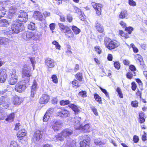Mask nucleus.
I'll list each match as a JSON object with an SVG mask.
<instances>
[{
	"mask_svg": "<svg viewBox=\"0 0 147 147\" xmlns=\"http://www.w3.org/2000/svg\"><path fill=\"white\" fill-rule=\"evenodd\" d=\"M104 44L106 48L110 50L114 49L118 47L120 45L117 40H111L108 37H106L104 40Z\"/></svg>",
	"mask_w": 147,
	"mask_h": 147,
	"instance_id": "f257e3e1",
	"label": "nucleus"
},
{
	"mask_svg": "<svg viewBox=\"0 0 147 147\" xmlns=\"http://www.w3.org/2000/svg\"><path fill=\"white\" fill-rule=\"evenodd\" d=\"M73 133L72 129L70 128H66L61 131V132L55 136L57 140L63 141L64 138L69 137Z\"/></svg>",
	"mask_w": 147,
	"mask_h": 147,
	"instance_id": "f03ea898",
	"label": "nucleus"
},
{
	"mask_svg": "<svg viewBox=\"0 0 147 147\" xmlns=\"http://www.w3.org/2000/svg\"><path fill=\"white\" fill-rule=\"evenodd\" d=\"M37 34L32 32H25L22 35L23 38L26 40H28L30 39L36 40L37 39Z\"/></svg>",
	"mask_w": 147,
	"mask_h": 147,
	"instance_id": "7ed1b4c3",
	"label": "nucleus"
},
{
	"mask_svg": "<svg viewBox=\"0 0 147 147\" xmlns=\"http://www.w3.org/2000/svg\"><path fill=\"white\" fill-rule=\"evenodd\" d=\"M28 18L27 13L24 11H21L18 16V19L16 21L20 24H22L23 23L26 22Z\"/></svg>",
	"mask_w": 147,
	"mask_h": 147,
	"instance_id": "20e7f679",
	"label": "nucleus"
},
{
	"mask_svg": "<svg viewBox=\"0 0 147 147\" xmlns=\"http://www.w3.org/2000/svg\"><path fill=\"white\" fill-rule=\"evenodd\" d=\"M63 126L62 122L60 120L53 121L51 125L52 128L54 131H58L60 130Z\"/></svg>",
	"mask_w": 147,
	"mask_h": 147,
	"instance_id": "39448f33",
	"label": "nucleus"
},
{
	"mask_svg": "<svg viewBox=\"0 0 147 147\" xmlns=\"http://www.w3.org/2000/svg\"><path fill=\"white\" fill-rule=\"evenodd\" d=\"M83 140L80 143V147H89L90 145V138L87 135L83 136Z\"/></svg>",
	"mask_w": 147,
	"mask_h": 147,
	"instance_id": "423d86ee",
	"label": "nucleus"
},
{
	"mask_svg": "<svg viewBox=\"0 0 147 147\" xmlns=\"http://www.w3.org/2000/svg\"><path fill=\"white\" fill-rule=\"evenodd\" d=\"M22 74L23 78L26 77L27 78L28 82H29L31 74L30 73V70L28 69V66L26 64H25L23 66Z\"/></svg>",
	"mask_w": 147,
	"mask_h": 147,
	"instance_id": "0eeeda50",
	"label": "nucleus"
},
{
	"mask_svg": "<svg viewBox=\"0 0 147 147\" xmlns=\"http://www.w3.org/2000/svg\"><path fill=\"white\" fill-rule=\"evenodd\" d=\"M91 4L95 10L96 14L98 16L100 15L101 14L102 10L103 7L102 5L100 3H96L95 2H92Z\"/></svg>",
	"mask_w": 147,
	"mask_h": 147,
	"instance_id": "6e6552de",
	"label": "nucleus"
},
{
	"mask_svg": "<svg viewBox=\"0 0 147 147\" xmlns=\"http://www.w3.org/2000/svg\"><path fill=\"white\" fill-rule=\"evenodd\" d=\"M22 24H20L16 20L14 23L12 24L11 26V29L12 31V34H17L20 32V27Z\"/></svg>",
	"mask_w": 147,
	"mask_h": 147,
	"instance_id": "1a4fd4ad",
	"label": "nucleus"
},
{
	"mask_svg": "<svg viewBox=\"0 0 147 147\" xmlns=\"http://www.w3.org/2000/svg\"><path fill=\"white\" fill-rule=\"evenodd\" d=\"M42 131L39 130H37L33 134L32 140L33 142H35L39 141L42 138Z\"/></svg>",
	"mask_w": 147,
	"mask_h": 147,
	"instance_id": "9d476101",
	"label": "nucleus"
},
{
	"mask_svg": "<svg viewBox=\"0 0 147 147\" xmlns=\"http://www.w3.org/2000/svg\"><path fill=\"white\" fill-rule=\"evenodd\" d=\"M81 121V118L80 117L76 116L74 117L72 121L76 129L79 130L81 127V126L82 124Z\"/></svg>",
	"mask_w": 147,
	"mask_h": 147,
	"instance_id": "9b49d317",
	"label": "nucleus"
},
{
	"mask_svg": "<svg viewBox=\"0 0 147 147\" xmlns=\"http://www.w3.org/2000/svg\"><path fill=\"white\" fill-rule=\"evenodd\" d=\"M11 102L15 106H19L23 102V98L17 95H15L12 98Z\"/></svg>",
	"mask_w": 147,
	"mask_h": 147,
	"instance_id": "f8f14e48",
	"label": "nucleus"
},
{
	"mask_svg": "<svg viewBox=\"0 0 147 147\" xmlns=\"http://www.w3.org/2000/svg\"><path fill=\"white\" fill-rule=\"evenodd\" d=\"M56 114L58 116L63 117H68L70 115L69 111L64 108L59 111L57 112Z\"/></svg>",
	"mask_w": 147,
	"mask_h": 147,
	"instance_id": "ddd939ff",
	"label": "nucleus"
},
{
	"mask_svg": "<svg viewBox=\"0 0 147 147\" xmlns=\"http://www.w3.org/2000/svg\"><path fill=\"white\" fill-rule=\"evenodd\" d=\"M15 72L12 73L8 80V84L11 85H15L18 81V77Z\"/></svg>",
	"mask_w": 147,
	"mask_h": 147,
	"instance_id": "4468645a",
	"label": "nucleus"
},
{
	"mask_svg": "<svg viewBox=\"0 0 147 147\" xmlns=\"http://www.w3.org/2000/svg\"><path fill=\"white\" fill-rule=\"evenodd\" d=\"M7 77L6 69L3 68L0 69V82L3 83L6 81Z\"/></svg>",
	"mask_w": 147,
	"mask_h": 147,
	"instance_id": "2eb2a0df",
	"label": "nucleus"
},
{
	"mask_svg": "<svg viewBox=\"0 0 147 147\" xmlns=\"http://www.w3.org/2000/svg\"><path fill=\"white\" fill-rule=\"evenodd\" d=\"M50 99L49 95L47 94H43L39 98L38 102L40 104H46L49 101Z\"/></svg>",
	"mask_w": 147,
	"mask_h": 147,
	"instance_id": "dca6fc26",
	"label": "nucleus"
},
{
	"mask_svg": "<svg viewBox=\"0 0 147 147\" xmlns=\"http://www.w3.org/2000/svg\"><path fill=\"white\" fill-rule=\"evenodd\" d=\"M45 65L48 69L54 67L55 66V62L54 60L48 57L45 60Z\"/></svg>",
	"mask_w": 147,
	"mask_h": 147,
	"instance_id": "f3484780",
	"label": "nucleus"
},
{
	"mask_svg": "<svg viewBox=\"0 0 147 147\" xmlns=\"http://www.w3.org/2000/svg\"><path fill=\"white\" fill-rule=\"evenodd\" d=\"M26 88V86L25 84L19 82L15 86L14 89L16 91L21 93Z\"/></svg>",
	"mask_w": 147,
	"mask_h": 147,
	"instance_id": "a211bd4d",
	"label": "nucleus"
},
{
	"mask_svg": "<svg viewBox=\"0 0 147 147\" xmlns=\"http://www.w3.org/2000/svg\"><path fill=\"white\" fill-rule=\"evenodd\" d=\"M26 134L27 133L25 129H21L17 132L16 136L19 140H22Z\"/></svg>",
	"mask_w": 147,
	"mask_h": 147,
	"instance_id": "6ab92c4d",
	"label": "nucleus"
},
{
	"mask_svg": "<svg viewBox=\"0 0 147 147\" xmlns=\"http://www.w3.org/2000/svg\"><path fill=\"white\" fill-rule=\"evenodd\" d=\"M58 26L60 30L62 32L65 33L70 31V28L67 26L65 25L63 23H59Z\"/></svg>",
	"mask_w": 147,
	"mask_h": 147,
	"instance_id": "aec40b11",
	"label": "nucleus"
},
{
	"mask_svg": "<svg viewBox=\"0 0 147 147\" xmlns=\"http://www.w3.org/2000/svg\"><path fill=\"white\" fill-rule=\"evenodd\" d=\"M95 28L97 32H98L104 34L105 30L104 27L102 24L98 22L95 24Z\"/></svg>",
	"mask_w": 147,
	"mask_h": 147,
	"instance_id": "412c9836",
	"label": "nucleus"
},
{
	"mask_svg": "<svg viewBox=\"0 0 147 147\" xmlns=\"http://www.w3.org/2000/svg\"><path fill=\"white\" fill-rule=\"evenodd\" d=\"M81 127L79 130H81L85 133L90 132L92 129L90 124L89 123H87L84 126L82 125Z\"/></svg>",
	"mask_w": 147,
	"mask_h": 147,
	"instance_id": "4be33fe9",
	"label": "nucleus"
},
{
	"mask_svg": "<svg viewBox=\"0 0 147 147\" xmlns=\"http://www.w3.org/2000/svg\"><path fill=\"white\" fill-rule=\"evenodd\" d=\"M33 16L36 20L40 21H42L43 19V15L40 12L38 11H34Z\"/></svg>",
	"mask_w": 147,
	"mask_h": 147,
	"instance_id": "5701e85b",
	"label": "nucleus"
},
{
	"mask_svg": "<svg viewBox=\"0 0 147 147\" xmlns=\"http://www.w3.org/2000/svg\"><path fill=\"white\" fill-rule=\"evenodd\" d=\"M68 107L74 112V114L75 115L78 114L80 112L78 107L74 104H71L69 105Z\"/></svg>",
	"mask_w": 147,
	"mask_h": 147,
	"instance_id": "b1692460",
	"label": "nucleus"
},
{
	"mask_svg": "<svg viewBox=\"0 0 147 147\" xmlns=\"http://www.w3.org/2000/svg\"><path fill=\"white\" fill-rule=\"evenodd\" d=\"M65 36L69 40L71 41L74 40L75 38L74 37L73 33L71 31V29L70 31L65 33Z\"/></svg>",
	"mask_w": 147,
	"mask_h": 147,
	"instance_id": "393cba45",
	"label": "nucleus"
},
{
	"mask_svg": "<svg viewBox=\"0 0 147 147\" xmlns=\"http://www.w3.org/2000/svg\"><path fill=\"white\" fill-rule=\"evenodd\" d=\"M15 117L14 113H11L7 115L5 120L8 122H12L14 121Z\"/></svg>",
	"mask_w": 147,
	"mask_h": 147,
	"instance_id": "a878e982",
	"label": "nucleus"
},
{
	"mask_svg": "<svg viewBox=\"0 0 147 147\" xmlns=\"http://www.w3.org/2000/svg\"><path fill=\"white\" fill-rule=\"evenodd\" d=\"M70 83L71 84L72 87L74 88L77 89L79 87L81 86V83L78 81L76 79L73 80Z\"/></svg>",
	"mask_w": 147,
	"mask_h": 147,
	"instance_id": "bb28decb",
	"label": "nucleus"
},
{
	"mask_svg": "<svg viewBox=\"0 0 147 147\" xmlns=\"http://www.w3.org/2000/svg\"><path fill=\"white\" fill-rule=\"evenodd\" d=\"M144 114L142 112L139 113L138 122L140 123H143L145 122V119L144 117Z\"/></svg>",
	"mask_w": 147,
	"mask_h": 147,
	"instance_id": "cd10ccee",
	"label": "nucleus"
},
{
	"mask_svg": "<svg viewBox=\"0 0 147 147\" xmlns=\"http://www.w3.org/2000/svg\"><path fill=\"white\" fill-rule=\"evenodd\" d=\"M9 42L8 38L4 37H0V45H7Z\"/></svg>",
	"mask_w": 147,
	"mask_h": 147,
	"instance_id": "c85d7f7f",
	"label": "nucleus"
},
{
	"mask_svg": "<svg viewBox=\"0 0 147 147\" xmlns=\"http://www.w3.org/2000/svg\"><path fill=\"white\" fill-rule=\"evenodd\" d=\"M9 24L8 21L6 19H3L0 20V26L1 27H7Z\"/></svg>",
	"mask_w": 147,
	"mask_h": 147,
	"instance_id": "c756f323",
	"label": "nucleus"
},
{
	"mask_svg": "<svg viewBox=\"0 0 147 147\" xmlns=\"http://www.w3.org/2000/svg\"><path fill=\"white\" fill-rule=\"evenodd\" d=\"M119 34L122 37L125 39H127L130 37L129 35L127 33L124 32L122 30H119Z\"/></svg>",
	"mask_w": 147,
	"mask_h": 147,
	"instance_id": "7c9ffc66",
	"label": "nucleus"
},
{
	"mask_svg": "<svg viewBox=\"0 0 147 147\" xmlns=\"http://www.w3.org/2000/svg\"><path fill=\"white\" fill-rule=\"evenodd\" d=\"M94 98L95 100L99 104H102V99L101 97L97 93H94Z\"/></svg>",
	"mask_w": 147,
	"mask_h": 147,
	"instance_id": "2f4dec72",
	"label": "nucleus"
},
{
	"mask_svg": "<svg viewBox=\"0 0 147 147\" xmlns=\"http://www.w3.org/2000/svg\"><path fill=\"white\" fill-rule=\"evenodd\" d=\"M136 73L135 72H132L129 71L126 74V78L129 79L133 78V76H136Z\"/></svg>",
	"mask_w": 147,
	"mask_h": 147,
	"instance_id": "473e14b6",
	"label": "nucleus"
},
{
	"mask_svg": "<svg viewBox=\"0 0 147 147\" xmlns=\"http://www.w3.org/2000/svg\"><path fill=\"white\" fill-rule=\"evenodd\" d=\"M127 15V11L124 10L121 11L119 15V18L120 19H124L125 18Z\"/></svg>",
	"mask_w": 147,
	"mask_h": 147,
	"instance_id": "72a5a7b5",
	"label": "nucleus"
},
{
	"mask_svg": "<svg viewBox=\"0 0 147 147\" xmlns=\"http://www.w3.org/2000/svg\"><path fill=\"white\" fill-rule=\"evenodd\" d=\"M75 78L79 82H82V80L83 77L82 73L81 72H78L75 75Z\"/></svg>",
	"mask_w": 147,
	"mask_h": 147,
	"instance_id": "f704fd0d",
	"label": "nucleus"
},
{
	"mask_svg": "<svg viewBox=\"0 0 147 147\" xmlns=\"http://www.w3.org/2000/svg\"><path fill=\"white\" fill-rule=\"evenodd\" d=\"M9 98L7 95L2 96L0 98V103H3V102H7L9 101Z\"/></svg>",
	"mask_w": 147,
	"mask_h": 147,
	"instance_id": "c9c22d12",
	"label": "nucleus"
},
{
	"mask_svg": "<svg viewBox=\"0 0 147 147\" xmlns=\"http://www.w3.org/2000/svg\"><path fill=\"white\" fill-rule=\"evenodd\" d=\"M6 13V10L4 7L0 6V19L4 17Z\"/></svg>",
	"mask_w": 147,
	"mask_h": 147,
	"instance_id": "e433bc0d",
	"label": "nucleus"
},
{
	"mask_svg": "<svg viewBox=\"0 0 147 147\" xmlns=\"http://www.w3.org/2000/svg\"><path fill=\"white\" fill-rule=\"evenodd\" d=\"M70 103V101L68 100H62L59 101L60 105L61 106H65L69 105Z\"/></svg>",
	"mask_w": 147,
	"mask_h": 147,
	"instance_id": "4c0bfd02",
	"label": "nucleus"
},
{
	"mask_svg": "<svg viewBox=\"0 0 147 147\" xmlns=\"http://www.w3.org/2000/svg\"><path fill=\"white\" fill-rule=\"evenodd\" d=\"M71 29L75 34H78L80 32V29L75 26H72Z\"/></svg>",
	"mask_w": 147,
	"mask_h": 147,
	"instance_id": "58836bf2",
	"label": "nucleus"
},
{
	"mask_svg": "<svg viewBox=\"0 0 147 147\" xmlns=\"http://www.w3.org/2000/svg\"><path fill=\"white\" fill-rule=\"evenodd\" d=\"M37 86V83L36 80H34L33 82V84L31 86V90L36 91Z\"/></svg>",
	"mask_w": 147,
	"mask_h": 147,
	"instance_id": "ea45409f",
	"label": "nucleus"
},
{
	"mask_svg": "<svg viewBox=\"0 0 147 147\" xmlns=\"http://www.w3.org/2000/svg\"><path fill=\"white\" fill-rule=\"evenodd\" d=\"M116 91L117 92L119 97L121 98H123V95L121 88L119 87H117L116 88Z\"/></svg>",
	"mask_w": 147,
	"mask_h": 147,
	"instance_id": "a19ab883",
	"label": "nucleus"
},
{
	"mask_svg": "<svg viewBox=\"0 0 147 147\" xmlns=\"http://www.w3.org/2000/svg\"><path fill=\"white\" fill-rule=\"evenodd\" d=\"M134 28L132 27L129 26L125 27V31L127 32V33L129 35L131 34L132 32L134 30Z\"/></svg>",
	"mask_w": 147,
	"mask_h": 147,
	"instance_id": "79ce46f5",
	"label": "nucleus"
},
{
	"mask_svg": "<svg viewBox=\"0 0 147 147\" xmlns=\"http://www.w3.org/2000/svg\"><path fill=\"white\" fill-rule=\"evenodd\" d=\"M28 28L31 30H34L35 28V24L32 22H30L28 26Z\"/></svg>",
	"mask_w": 147,
	"mask_h": 147,
	"instance_id": "37998d69",
	"label": "nucleus"
},
{
	"mask_svg": "<svg viewBox=\"0 0 147 147\" xmlns=\"http://www.w3.org/2000/svg\"><path fill=\"white\" fill-rule=\"evenodd\" d=\"M16 13L15 10L14 9H13L12 8H10L9 10V12L8 16L10 17V16H13V15Z\"/></svg>",
	"mask_w": 147,
	"mask_h": 147,
	"instance_id": "c03bdc74",
	"label": "nucleus"
},
{
	"mask_svg": "<svg viewBox=\"0 0 147 147\" xmlns=\"http://www.w3.org/2000/svg\"><path fill=\"white\" fill-rule=\"evenodd\" d=\"M78 95L82 98H86L87 96V92L85 90H82L78 93Z\"/></svg>",
	"mask_w": 147,
	"mask_h": 147,
	"instance_id": "a18cd8bd",
	"label": "nucleus"
},
{
	"mask_svg": "<svg viewBox=\"0 0 147 147\" xmlns=\"http://www.w3.org/2000/svg\"><path fill=\"white\" fill-rule=\"evenodd\" d=\"M54 111V108H49L45 114L49 117L52 115Z\"/></svg>",
	"mask_w": 147,
	"mask_h": 147,
	"instance_id": "49530a36",
	"label": "nucleus"
},
{
	"mask_svg": "<svg viewBox=\"0 0 147 147\" xmlns=\"http://www.w3.org/2000/svg\"><path fill=\"white\" fill-rule=\"evenodd\" d=\"M113 65L114 67L116 69L119 70L120 69L121 65L119 62L118 61H114Z\"/></svg>",
	"mask_w": 147,
	"mask_h": 147,
	"instance_id": "de8ad7c7",
	"label": "nucleus"
},
{
	"mask_svg": "<svg viewBox=\"0 0 147 147\" xmlns=\"http://www.w3.org/2000/svg\"><path fill=\"white\" fill-rule=\"evenodd\" d=\"M94 49L95 51L98 54H100L102 52L100 47L99 46H96L94 47Z\"/></svg>",
	"mask_w": 147,
	"mask_h": 147,
	"instance_id": "09e8293b",
	"label": "nucleus"
},
{
	"mask_svg": "<svg viewBox=\"0 0 147 147\" xmlns=\"http://www.w3.org/2000/svg\"><path fill=\"white\" fill-rule=\"evenodd\" d=\"M9 147H21L19 145L17 144L16 142L12 141L10 143Z\"/></svg>",
	"mask_w": 147,
	"mask_h": 147,
	"instance_id": "8fccbe9b",
	"label": "nucleus"
},
{
	"mask_svg": "<svg viewBox=\"0 0 147 147\" xmlns=\"http://www.w3.org/2000/svg\"><path fill=\"white\" fill-rule=\"evenodd\" d=\"M51 78L52 82L55 83L57 84L58 82V78L56 75H53L52 76Z\"/></svg>",
	"mask_w": 147,
	"mask_h": 147,
	"instance_id": "3c124183",
	"label": "nucleus"
},
{
	"mask_svg": "<svg viewBox=\"0 0 147 147\" xmlns=\"http://www.w3.org/2000/svg\"><path fill=\"white\" fill-rule=\"evenodd\" d=\"M66 19L68 22L69 23L71 22L73 20L72 15L70 13L67 14L66 16Z\"/></svg>",
	"mask_w": 147,
	"mask_h": 147,
	"instance_id": "603ef678",
	"label": "nucleus"
},
{
	"mask_svg": "<svg viewBox=\"0 0 147 147\" xmlns=\"http://www.w3.org/2000/svg\"><path fill=\"white\" fill-rule=\"evenodd\" d=\"M131 106L134 107H137L138 106V102L136 100L132 101L131 102Z\"/></svg>",
	"mask_w": 147,
	"mask_h": 147,
	"instance_id": "864d4df0",
	"label": "nucleus"
},
{
	"mask_svg": "<svg viewBox=\"0 0 147 147\" xmlns=\"http://www.w3.org/2000/svg\"><path fill=\"white\" fill-rule=\"evenodd\" d=\"M52 43L53 45L55 46V48L57 49H60L61 46L57 42L54 40L52 42Z\"/></svg>",
	"mask_w": 147,
	"mask_h": 147,
	"instance_id": "5fc2aeb1",
	"label": "nucleus"
},
{
	"mask_svg": "<svg viewBox=\"0 0 147 147\" xmlns=\"http://www.w3.org/2000/svg\"><path fill=\"white\" fill-rule=\"evenodd\" d=\"M3 103H1L0 104V105H2L5 109H7L9 107L10 104L9 101Z\"/></svg>",
	"mask_w": 147,
	"mask_h": 147,
	"instance_id": "6e6d98bb",
	"label": "nucleus"
},
{
	"mask_svg": "<svg viewBox=\"0 0 147 147\" xmlns=\"http://www.w3.org/2000/svg\"><path fill=\"white\" fill-rule=\"evenodd\" d=\"M79 18L81 20L84 21L86 19V17L83 13L81 12L80 14L79 15Z\"/></svg>",
	"mask_w": 147,
	"mask_h": 147,
	"instance_id": "4d7b16f0",
	"label": "nucleus"
},
{
	"mask_svg": "<svg viewBox=\"0 0 147 147\" xmlns=\"http://www.w3.org/2000/svg\"><path fill=\"white\" fill-rule=\"evenodd\" d=\"M143 90V88H140L141 90H139L138 89L137 92L136 93V95L138 96L140 98H141L142 96V91Z\"/></svg>",
	"mask_w": 147,
	"mask_h": 147,
	"instance_id": "13d9d810",
	"label": "nucleus"
},
{
	"mask_svg": "<svg viewBox=\"0 0 147 147\" xmlns=\"http://www.w3.org/2000/svg\"><path fill=\"white\" fill-rule=\"evenodd\" d=\"M130 46L132 48L133 52L135 53H137L138 52V49L134 45L133 43H131L130 45Z\"/></svg>",
	"mask_w": 147,
	"mask_h": 147,
	"instance_id": "bf43d9fd",
	"label": "nucleus"
},
{
	"mask_svg": "<svg viewBox=\"0 0 147 147\" xmlns=\"http://www.w3.org/2000/svg\"><path fill=\"white\" fill-rule=\"evenodd\" d=\"M131 88L133 91H135L136 89L137 86L135 82H133L131 83Z\"/></svg>",
	"mask_w": 147,
	"mask_h": 147,
	"instance_id": "052dcab7",
	"label": "nucleus"
},
{
	"mask_svg": "<svg viewBox=\"0 0 147 147\" xmlns=\"http://www.w3.org/2000/svg\"><path fill=\"white\" fill-rule=\"evenodd\" d=\"M100 89L105 94L106 96L108 98H109V93L107 92L106 90L102 88L101 87H100Z\"/></svg>",
	"mask_w": 147,
	"mask_h": 147,
	"instance_id": "680f3d73",
	"label": "nucleus"
},
{
	"mask_svg": "<svg viewBox=\"0 0 147 147\" xmlns=\"http://www.w3.org/2000/svg\"><path fill=\"white\" fill-rule=\"evenodd\" d=\"M139 137L136 135H134L133 136V141L135 143H137L139 142Z\"/></svg>",
	"mask_w": 147,
	"mask_h": 147,
	"instance_id": "e2e57ef3",
	"label": "nucleus"
},
{
	"mask_svg": "<svg viewBox=\"0 0 147 147\" xmlns=\"http://www.w3.org/2000/svg\"><path fill=\"white\" fill-rule=\"evenodd\" d=\"M90 108L95 115L98 116V113L97 110L94 107H90Z\"/></svg>",
	"mask_w": 147,
	"mask_h": 147,
	"instance_id": "0e129e2a",
	"label": "nucleus"
},
{
	"mask_svg": "<svg viewBox=\"0 0 147 147\" xmlns=\"http://www.w3.org/2000/svg\"><path fill=\"white\" fill-rule=\"evenodd\" d=\"M128 4L129 5L132 6H135L136 5V3L133 0H129Z\"/></svg>",
	"mask_w": 147,
	"mask_h": 147,
	"instance_id": "69168bd1",
	"label": "nucleus"
},
{
	"mask_svg": "<svg viewBox=\"0 0 147 147\" xmlns=\"http://www.w3.org/2000/svg\"><path fill=\"white\" fill-rule=\"evenodd\" d=\"M143 133L141 138L142 141L145 142L147 140V134L145 131H144Z\"/></svg>",
	"mask_w": 147,
	"mask_h": 147,
	"instance_id": "338daca9",
	"label": "nucleus"
},
{
	"mask_svg": "<svg viewBox=\"0 0 147 147\" xmlns=\"http://www.w3.org/2000/svg\"><path fill=\"white\" fill-rule=\"evenodd\" d=\"M129 69L130 70V71H132L133 72H135V71L136 70L135 66L133 65H131L129 66Z\"/></svg>",
	"mask_w": 147,
	"mask_h": 147,
	"instance_id": "774afa93",
	"label": "nucleus"
}]
</instances>
